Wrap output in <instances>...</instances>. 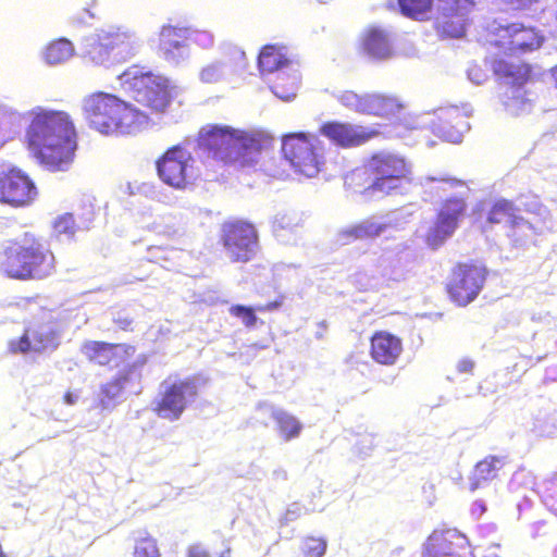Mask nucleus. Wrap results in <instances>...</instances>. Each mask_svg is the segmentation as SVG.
Wrapping results in <instances>:
<instances>
[{"label":"nucleus","mask_w":557,"mask_h":557,"mask_svg":"<svg viewBox=\"0 0 557 557\" xmlns=\"http://www.w3.org/2000/svg\"><path fill=\"white\" fill-rule=\"evenodd\" d=\"M199 394V386L195 377L176 380L166 385L159 398L154 401V413L171 421L180 419L188 404Z\"/></svg>","instance_id":"13"},{"label":"nucleus","mask_w":557,"mask_h":557,"mask_svg":"<svg viewBox=\"0 0 557 557\" xmlns=\"http://www.w3.org/2000/svg\"><path fill=\"white\" fill-rule=\"evenodd\" d=\"M81 351L90 363L112 368L119 364L121 355L133 356L135 347L125 343L86 341L82 344Z\"/></svg>","instance_id":"25"},{"label":"nucleus","mask_w":557,"mask_h":557,"mask_svg":"<svg viewBox=\"0 0 557 557\" xmlns=\"http://www.w3.org/2000/svg\"><path fill=\"white\" fill-rule=\"evenodd\" d=\"M189 41L206 47L212 44V38L207 32L165 24L158 34L157 49L165 59H171L177 51L186 47Z\"/></svg>","instance_id":"19"},{"label":"nucleus","mask_w":557,"mask_h":557,"mask_svg":"<svg viewBox=\"0 0 557 557\" xmlns=\"http://www.w3.org/2000/svg\"><path fill=\"white\" fill-rule=\"evenodd\" d=\"M327 549V541L323 536L307 535L302 537L300 552L304 557H323Z\"/></svg>","instance_id":"35"},{"label":"nucleus","mask_w":557,"mask_h":557,"mask_svg":"<svg viewBox=\"0 0 557 557\" xmlns=\"http://www.w3.org/2000/svg\"><path fill=\"white\" fill-rule=\"evenodd\" d=\"M114 323L117 325L120 330L129 331L132 330L133 320L127 317L117 318L114 320Z\"/></svg>","instance_id":"43"},{"label":"nucleus","mask_w":557,"mask_h":557,"mask_svg":"<svg viewBox=\"0 0 557 557\" xmlns=\"http://www.w3.org/2000/svg\"><path fill=\"white\" fill-rule=\"evenodd\" d=\"M64 401L69 405H73L75 403V398L73 397V395L70 392H67L64 395Z\"/></svg>","instance_id":"45"},{"label":"nucleus","mask_w":557,"mask_h":557,"mask_svg":"<svg viewBox=\"0 0 557 557\" xmlns=\"http://www.w3.org/2000/svg\"><path fill=\"white\" fill-rule=\"evenodd\" d=\"M55 264L49 243L30 232L10 240L0 255V271L18 281L45 280L54 273Z\"/></svg>","instance_id":"5"},{"label":"nucleus","mask_w":557,"mask_h":557,"mask_svg":"<svg viewBox=\"0 0 557 557\" xmlns=\"http://www.w3.org/2000/svg\"><path fill=\"white\" fill-rule=\"evenodd\" d=\"M336 99L350 111L382 119L397 117L405 108L399 97L379 91L358 92L347 89L341 91Z\"/></svg>","instance_id":"11"},{"label":"nucleus","mask_w":557,"mask_h":557,"mask_svg":"<svg viewBox=\"0 0 557 557\" xmlns=\"http://www.w3.org/2000/svg\"><path fill=\"white\" fill-rule=\"evenodd\" d=\"M490 66L497 79L512 88L503 95L502 103L510 112L517 113L528 102L523 86L534 78L532 65L510 54L506 58L492 59Z\"/></svg>","instance_id":"7"},{"label":"nucleus","mask_w":557,"mask_h":557,"mask_svg":"<svg viewBox=\"0 0 557 557\" xmlns=\"http://www.w3.org/2000/svg\"><path fill=\"white\" fill-rule=\"evenodd\" d=\"M297 88V77L285 73L275 76L271 89L275 96L283 100H289L295 97Z\"/></svg>","instance_id":"33"},{"label":"nucleus","mask_w":557,"mask_h":557,"mask_svg":"<svg viewBox=\"0 0 557 557\" xmlns=\"http://www.w3.org/2000/svg\"><path fill=\"white\" fill-rule=\"evenodd\" d=\"M37 196L35 182L24 171L12 168L0 173V203L24 208L30 206Z\"/></svg>","instance_id":"14"},{"label":"nucleus","mask_w":557,"mask_h":557,"mask_svg":"<svg viewBox=\"0 0 557 557\" xmlns=\"http://www.w3.org/2000/svg\"><path fill=\"white\" fill-rule=\"evenodd\" d=\"M219 243L235 263L251 261L259 247V234L256 226L244 219H230L220 227Z\"/></svg>","instance_id":"9"},{"label":"nucleus","mask_w":557,"mask_h":557,"mask_svg":"<svg viewBox=\"0 0 557 557\" xmlns=\"http://www.w3.org/2000/svg\"><path fill=\"white\" fill-rule=\"evenodd\" d=\"M446 182L451 186V187H456V186H466V183L461 180H456V178H450V180H446Z\"/></svg>","instance_id":"44"},{"label":"nucleus","mask_w":557,"mask_h":557,"mask_svg":"<svg viewBox=\"0 0 557 557\" xmlns=\"http://www.w3.org/2000/svg\"><path fill=\"white\" fill-rule=\"evenodd\" d=\"M200 143L214 161L245 169L258 163L262 150L271 146L272 137L262 132L209 125L201 133Z\"/></svg>","instance_id":"4"},{"label":"nucleus","mask_w":557,"mask_h":557,"mask_svg":"<svg viewBox=\"0 0 557 557\" xmlns=\"http://www.w3.org/2000/svg\"><path fill=\"white\" fill-rule=\"evenodd\" d=\"M60 346L59 332L46 324L34 323L25 327L23 334L9 342L11 354H45L54 351Z\"/></svg>","instance_id":"18"},{"label":"nucleus","mask_w":557,"mask_h":557,"mask_svg":"<svg viewBox=\"0 0 557 557\" xmlns=\"http://www.w3.org/2000/svg\"><path fill=\"white\" fill-rule=\"evenodd\" d=\"M405 351L404 339L386 330L374 331L369 338V356L383 367H393Z\"/></svg>","instance_id":"23"},{"label":"nucleus","mask_w":557,"mask_h":557,"mask_svg":"<svg viewBox=\"0 0 557 557\" xmlns=\"http://www.w3.org/2000/svg\"><path fill=\"white\" fill-rule=\"evenodd\" d=\"M483 557H499L495 552L486 553Z\"/></svg>","instance_id":"47"},{"label":"nucleus","mask_w":557,"mask_h":557,"mask_svg":"<svg viewBox=\"0 0 557 557\" xmlns=\"http://www.w3.org/2000/svg\"><path fill=\"white\" fill-rule=\"evenodd\" d=\"M128 381L127 374H120L100 387L101 404L104 407L109 401L114 400L124 389L125 383Z\"/></svg>","instance_id":"36"},{"label":"nucleus","mask_w":557,"mask_h":557,"mask_svg":"<svg viewBox=\"0 0 557 557\" xmlns=\"http://www.w3.org/2000/svg\"><path fill=\"white\" fill-rule=\"evenodd\" d=\"M468 209L465 197H448L441 203L433 226L426 233V243L432 248L440 247L457 230Z\"/></svg>","instance_id":"15"},{"label":"nucleus","mask_w":557,"mask_h":557,"mask_svg":"<svg viewBox=\"0 0 557 557\" xmlns=\"http://www.w3.org/2000/svg\"><path fill=\"white\" fill-rule=\"evenodd\" d=\"M135 34L123 27L101 30L87 48L88 58L96 64H103L117 48H131Z\"/></svg>","instance_id":"22"},{"label":"nucleus","mask_w":557,"mask_h":557,"mask_svg":"<svg viewBox=\"0 0 557 557\" xmlns=\"http://www.w3.org/2000/svg\"><path fill=\"white\" fill-rule=\"evenodd\" d=\"M400 12L410 18L428 20L434 8V0H397Z\"/></svg>","instance_id":"31"},{"label":"nucleus","mask_w":557,"mask_h":557,"mask_svg":"<svg viewBox=\"0 0 557 557\" xmlns=\"http://www.w3.org/2000/svg\"><path fill=\"white\" fill-rule=\"evenodd\" d=\"M544 37L534 26L520 22L506 25H490L484 32V42L509 54L528 53L537 50Z\"/></svg>","instance_id":"8"},{"label":"nucleus","mask_w":557,"mask_h":557,"mask_svg":"<svg viewBox=\"0 0 557 557\" xmlns=\"http://www.w3.org/2000/svg\"><path fill=\"white\" fill-rule=\"evenodd\" d=\"M488 271L478 261H458L448 272L444 289L450 302L457 307H467L473 302L484 288Z\"/></svg>","instance_id":"6"},{"label":"nucleus","mask_w":557,"mask_h":557,"mask_svg":"<svg viewBox=\"0 0 557 557\" xmlns=\"http://www.w3.org/2000/svg\"><path fill=\"white\" fill-rule=\"evenodd\" d=\"M423 557H470L469 541L455 529L434 530L424 543Z\"/></svg>","instance_id":"21"},{"label":"nucleus","mask_w":557,"mask_h":557,"mask_svg":"<svg viewBox=\"0 0 557 557\" xmlns=\"http://www.w3.org/2000/svg\"><path fill=\"white\" fill-rule=\"evenodd\" d=\"M190 153L181 145L170 147L157 161L160 180L176 189H183L190 183Z\"/></svg>","instance_id":"17"},{"label":"nucleus","mask_w":557,"mask_h":557,"mask_svg":"<svg viewBox=\"0 0 557 557\" xmlns=\"http://www.w3.org/2000/svg\"><path fill=\"white\" fill-rule=\"evenodd\" d=\"M121 88L140 110L117 96L96 91L83 100V113L89 125L104 135H127L150 123V115L164 114L174 97L175 85L159 73L133 64L119 75Z\"/></svg>","instance_id":"1"},{"label":"nucleus","mask_w":557,"mask_h":557,"mask_svg":"<svg viewBox=\"0 0 557 557\" xmlns=\"http://www.w3.org/2000/svg\"><path fill=\"white\" fill-rule=\"evenodd\" d=\"M272 418L275 421L277 431L284 441L288 442L299 436L302 430V424L296 417L286 411L276 410L272 413Z\"/></svg>","instance_id":"30"},{"label":"nucleus","mask_w":557,"mask_h":557,"mask_svg":"<svg viewBox=\"0 0 557 557\" xmlns=\"http://www.w3.org/2000/svg\"><path fill=\"white\" fill-rule=\"evenodd\" d=\"M77 132L69 113L39 110L26 128L28 150L50 171H64L74 161Z\"/></svg>","instance_id":"2"},{"label":"nucleus","mask_w":557,"mask_h":557,"mask_svg":"<svg viewBox=\"0 0 557 557\" xmlns=\"http://www.w3.org/2000/svg\"><path fill=\"white\" fill-rule=\"evenodd\" d=\"M288 64L289 60L274 45L264 46L258 57V65L262 74L274 73Z\"/></svg>","instance_id":"29"},{"label":"nucleus","mask_w":557,"mask_h":557,"mask_svg":"<svg viewBox=\"0 0 557 557\" xmlns=\"http://www.w3.org/2000/svg\"><path fill=\"white\" fill-rule=\"evenodd\" d=\"M230 313L233 317L239 318L243 324L251 329L257 324L258 318L256 315V309L244 305H233L230 308Z\"/></svg>","instance_id":"39"},{"label":"nucleus","mask_w":557,"mask_h":557,"mask_svg":"<svg viewBox=\"0 0 557 557\" xmlns=\"http://www.w3.org/2000/svg\"><path fill=\"white\" fill-rule=\"evenodd\" d=\"M157 540L151 535L138 539L134 546V557H160Z\"/></svg>","instance_id":"37"},{"label":"nucleus","mask_w":557,"mask_h":557,"mask_svg":"<svg viewBox=\"0 0 557 557\" xmlns=\"http://www.w3.org/2000/svg\"><path fill=\"white\" fill-rule=\"evenodd\" d=\"M320 132L341 148L362 146L381 134L377 127H366L342 121H327L321 125Z\"/></svg>","instance_id":"20"},{"label":"nucleus","mask_w":557,"mask_h":557,"mask_svg":"<svg viewBox=\"0 0 557 557\" xmlns=\"http://www.w3.org/2000/svg\"><path fill=\"white\" fill-rule=\"evenodd\" d=\"M466 120L457 109L442 111L431 123L432 132L448 141L457 143L461 139Z\"/></svg>","instance_id":"26"},{"label":"nucleus","mask_w":557,"mask_h":557,"mask_svg":"<svg viewBox=\"0 0 557 557\" xmlns=\"http://www.w3.org/2000/svg\"><path fill=\"white\" fill-rule=\"evenodd\" d=\"M74 53L72 42L60 38L50 42L45 50V60L49 64H59L69 60Z\"/></svg>","instance_id":"32"},{"label":"nucleus","mask_w":557,"mask_h":557,"mask_svg":"<svg viewBox=\"0 0 557 557\" xmlns=\"http://www.w3.org/2000/svg\"><path fill=\"white\" fill-rule=\"evenodd\" d=\"M283 301H284V297L280 296L275 300H273V301H268L264 305L258 306L256 308V310L259 311V312L274 311V310H277V309H280L282 307Z\"/></svg>","instance_id":"42"},{"label":"nucleus","mask_w":557,"mask_h":557,"mask_svg":"<svg viewBox=\"0 0 557 557\" xmlns=\"http://www.w3.org/2000/svg\"><path fill=\"white\" fill-rule=\"evenodd\" d=\"M474 5V0H434L436 29L446 37H462L466 34L468 15Z\"/></svg>","instance_id":"16"},{"label":"nucleus","mask_w":557,"mask_h":557,"mask_svg":"<svg viewBox=\"0 0 557 557\" xmlns=\"http://www.w3.org/2000/svg\"><path fill=\"white\" fill-rule=\"evenodd\" d=\"M553 555H554V557H557V545L553 549Z\"/></svg>","instance_id":"48"},{"label":"nucleus","mask_w":557,"mask_h":557,"mask_svg":"<svg viewBox=\"0 0 557 557\" xmlns=\"http://www.w3.org/2000/svg\"><path fill=\"white\" fill-rule=\"evenodd\" d=\"M506 460L504 457L486 456L480 460L473 468L470 488L475 491L484 483L498 478L499 471L504 469Z\"/></svg>","instance_id":"28"},{"label":"nucleus","mask_w":557,"mask_h":557,"mask_svg":"<svg viewBox=\"0 0 557 557\" xmlns=\"http://www.w3.org/2000/svg\"><path fill=\"white\" fill-rule=\"evenodd\" d=\"M387 224L379 223L372 219L362 220L338 233V242L342 245H350L357 240H367L379 237L386 231Z\"/></svg>","instance_id":"27"},{"label":"nucleus","mask_w":557,"mask_h":557,"mask_svg":"<svg viewBox=\"0 0 557 557\" xmlns=\"http://www.w3.org/2000/svg\"><path fill=\"white\" fill-rule=\"evenodd\" d=\"M411 164L405 157L376 151L346 175L345 185L366 200L382 199L398 194L411 181Z\"/></svg>","instance_id":"3"},{"label":"nucleus","mask_w":557,"mask_h":557,"mask_svg":"<svg viewBox=\"0 0 557 557\" xmlns=\"http://www.w3.org/2000/svg\"><path fill=\"white\" fill-rule=\"evenodd\" d=\"M222 72L219 64H208L200 71V79L206 84H213L221 79Z\"/></svg>","instance_id":"41"},{"label":"nucleus","mask_w":557,"mask_h":557,"mask_svg":"<svg viewBox=\"0 0 557 557\" xmlns=\"http://www.w3.org/2000/svg\"><path fill=\"white\" fill-rule=\"evenodd\" d=\"M540 495L544 503L557 512V473L540 485Z\"/></svg>","instance_id":"38"},{"label":"nucleus","mask_w":557,"mask_h":557,"mask_svg":"<svg viewBox=\"0 0 557 557\" xmlns=\"http://www.w3.org/2000/svg\"><path fill=\"white\" fill-rule=\"evenodd\" d=\"M282 153L290 165L307 177L317 175L323 164L313 138L305 133L288 134L283 137Z\"/></svg>","instance_id":"12"},{"label":"nucleus","mask_w":557,"mask_h":557,"mask_svg":"<svg viewBox=\"0 0 557 557\" xmlns=\"http://www.w3.org/2000/svg\"><path fill=\"white\" fill-rule=\"evenodd\" d=\"M187 557H231V548L225 541H221L219 545L207 548L201 543H195L188 546Z\"/></svg>","instance_id":"34"},{"label":"nucleus","mask_w":557,"mask_h":557,"mask_svg":"<svg viewBox=\"0 0 557 557\" xmlns=\"http://www.w3.org/2000/svg\"><path fill=\"white\" fill-rule=\"evenodd\" d=\"M359 52L372 61H387L395 55L392 36L386 28L367 26L359 36Z\"/></svg>","instance_id":"24"},{"label":"nucleus","mask_w":557,"mask_h":557,"mask_svg":"<svg viewBox=\"0 0 557 557\" xmlns=\"http://www.w3.org/2000/svg\"><path fill=\"white\" fill-rule=\"evenodd\" d=\"M552 75H553V77H554V81H555V83H556V87H557V66H556V67H554L553 72H552Z\"/></svg>","instance_id":"46"},{"label":"nucleus","mask_w":557,"mask_h":557,"mask_svg":"<svg viewBox=\"0 0 557 557\" xmlns=\"http://www.w3.org/2000/svg\"><path fill=\"white\" fill-rule=\"evenodd\" d=\"M519 211L512 200L499 198L491 205L481 228L486 232L493 225L503 224L510 244L515 247L522 246L536 233V227L520 215Z\"/></svg>","instance_id":"10"},{"label":"nucleus","mask_w":557,"mask_h":557,"mask_svg":"<svg viewBox=\"0 0 557 557\" xmlns=\"http://www.w3.org/2000/svg\"><path fill=\"white\" fill-rule=\"evenodd\" d=\"M53 228L58 234H74L76 223L72 213H64L55 219Z\"/></svg>","instance_id":"40"}]
</instances>
